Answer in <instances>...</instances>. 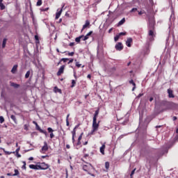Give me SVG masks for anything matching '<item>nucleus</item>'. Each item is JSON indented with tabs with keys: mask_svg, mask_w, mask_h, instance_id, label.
Returning <instances> with one entry per match:
<instances>
[{
	"mask_svg": "<svg viewBox=\"0 0 178 178\" xmlns=\"http://www.w3.org/2000/svg\"><path fill=\"white\" fill-rule=\"evenodd\" d=\"M170 147L168 146L167 145L164 146L163 148H161L160 150H159L156 153V157H157V161L159 159L161 156H163L165 154H168L169 149Z\"/></svg>",
	"mask_w": 178,
	"mask_h": 178,
	"instance_id": "obj_1",
	"label": "nucleus"
},
{
	"mask_svg": "<svg viewBox=\"0 0 178 178\" xmlns=\"http://www.w3.org/2000/svg\"><path fill=\"white\" fill-rule=\"evenodd\" d=\"M160 106L165 108V109H170V108H172V102L163 100L160 102Z\"/></svg>",
	"mask_w": 178,
	"mask_h": 178,
	"instance_id": "obj_2",
	"label": "nucleus"
},
{
	"mask_svg": "<svg viewBox=\"0 0 178 178\" xmlns=\"http://www.w3.org/2000/svg\"><path fill=\"white\" fill-rule=\"evenodd\" d=\"M148 29L149 30H155V19L154 17L149 18Z\"/></svg>",
	"mask_w": 178,
	"mask_h": 178,
	"instance_id": "obj_3",
	"label": "nucleus"
},
{
	"mask_svg": "<svg viewBox=\"0 0 178 178\" xmlns=\"http://www.w3.org/2000/svg\"><path fill=\"white\" fill-rule=\"evenodd\" d=\"M87 165H83V170H84V172H86L87 173H88V170H90V169H92L93 170H95V168H94V166H92V163H86Z\"/></svg>",
	"mask_w": 178,
	"mask_h": 178,
	"instance_id": "obj_4",
	"label": "nucleus"
},
{
	"mask_svg": "<svg viewBox=\"0 0 178 178\" xmlns=\"http://www.w3.org/2000/svg\"><path fill=\"white\" fill-rule=\"evenodd\" d=\"M38 164L40 166V168H39L40 170H47V169H49V165L47 164L45 162H38Z\"/></svg>",
	"mask_w": 178,
	"mask_h": 178,
	"instance_id": "obj_5",
	"label": "nucleus"
},
{
	"mask_svg": "<svg viewBox=\"0 0 178 178\" xmlns=\"http://www.w3.org/2000/svg\"><path fill=\"white\" fill-rule=\"evenodd\" d=\"M177 141H178V134H177L175 136L174 139L171 142H170L167 145V146L169 147L170 148H172L173 147V145H175V143H177Z\"/></svg>",
	"mask_w": 178,
	"mask_h": 178,
	"instance_id": "obj_6",
	"label": "nucleus"
},
{
	"mask_svg": "<svg viewBox=\"0 0 178 178\" xmlns=\"http://www.w3.org/2000/svg\"><path fill=\"white\" fill-rule=\"evenodd\" d=\"M99 123H100V121H98V122H97V120H92V129H93L94 130L97 131L99 127Z\"/></svg>",
	"mask_w": 178,
	"mask_h": 178,
	"instance_id": "obj_7",
	"label": "nucleus"
},
{
	"mask_svg": "<svg viewBox=\"0 0 178 178\" xmlns=\"http://www.w3.org/2000/svg\"><path fill=\"white\" fill-rule=\"evenodd\" d=\"M29 168L30 169H33V170H40V169H41V166L40 165V164H38V163L37 164H31L29 165Z\"/></svg>",
	"mask_w": 178,
	"mask_h": 178,
	"instance_id": "obj_8",
	"label": "nucleus"
},
{
	"mask_svg": "<svg viewBox=\"0 0 178 178\" xmlns=\"http://www.w3.org/2000/svg\"><path fill=\"white\" fill-rule=\"evenodd\" d=\"M115 48L116 49V51H122L124 47H123V44L120 42H118L115 46Z\"/></svg>",
	"mask_w": 178,
	"mask_h": 178,
	"instance_id": "obj_9",
	"label": "nucleus"
},
{
	"mask_svg": "<svg viewBox=\"0 0 178 178\" xmlns=\"http://www.w3.org/2000/svg\"><path fill=\"white\" fill-rule=\"evenodd\" d=\"M65 67L66 65H63L58 69V71L56 73L57 76H60L61 74H63Z\"/></svg>",
	"mask_w": 178,
	"mask_h": 178,
	"instance_id": "obj_10",
	"label": "nucleus"
},
{
	"mask_svg": "<svg viewBox=\"0 0 178 178\" xmlns=\"http://www.w3.org/2000/svg\"><path fill=\"white\" fill-rule=\"evenodd\" d=\"M35 129H36V130H38V131H40V133H42V134H44L45 136L48 135V134L47 133V131L43 130L42 129H41L40 125L36 124L35 125Z\"/></svg>",
	"mask_w": 178,
	"mask_h": 178,
	"instance_id": "obj_11",
	"label": "nucleus"
},
{
	"mask_svg": "<svg viewBox=\"0 0 178 178\" xmlns=\"http://www.w3.org/2000/svg\"><path fill=\"white\" fill-rule=\"evenodd\" d=\"M90 27H91L90 20L87 19L81 31L83 32V30H85V29H90Z\"/></svg>",
	"mask_w": 178,
	"mask_h": 178,
	"instance_id": "obj_12",
	"label": "nucleus"
},
{
	"mask_svg": "<svg viewBox=\"0 0 178 178\" xmlns=\"http://www.w3.org/2000/svg\"><path fill=\"white\" fill-rule=\"evenodd\" d=\"M64 6H63V7L61 8V9H60L58 12H57V13H56V17H55L56 20H58V19L59 17H60V15H62V12H63V8H64Z\"/></svg>",
	"mask_w": 178,
	"mask_h": 178,
	"instance_id": "obj_13",
	"label": "nucleus"
},
{
	"mask_svg": "<svg viewBox=\"0 0 178 178\" xmlns=\"http://www.w3.org/2000/svg\"><path fill=\"white\" fill-rule=\"evenodd\" d=\"M49 147H48V143H47V141L44 142V145L42 146L40 152H42V151L47 152L48 151Z\"/></svg>",
	"mask_w": 178,
	"mask_h": 178,
	"instance_id": "obj_14",
	"label": "nucleus"
},
{
	"mask_svg": "<svg viewBox=\"0 0 178 178\" xmlns=\"http://www.w3.org/2000/svg\"><path fill=\"white\" fill-rule=\"evenodd\" d=\"M94 32L92 31H90L89 33H88L83 38H82V41H87L88 38H90V35L93 33Z\"/></svg>",
	"mask_w": 178,
	"mask_h": 178,
	"instance_id": "obj_15",
	"label": "nucleus"
},
{
	"mask_svg": "<svg viewBox=\"0 0 178 178\" xmlns=\"http://www.w3.org/2000/svg\"><path fill=\"white\" fill-rule=\"evenodd\" d=\"M133 42V38H128L127 41H126V45L127 47H128L129 48H130V47H131V43Z\"/></svg>",
	"mask_w": 178,
	"mask_h": 178,
	"instance_id": "obj_16",
	"label": "nucleus"
},
{
	"mask_svg": "<svg viewBox=\"0 0 178 178\" xmlns=\"http://www.w3.org/2000/svg\"><path fill=\"white\" fill-rule=\"evenodd\" d=\"M167 92H168L169 98H175V95L173 94V90L172 89L170 88L168 89Z\"/></svg>",
	"mask_w": 178,
	"mask_h": 178,
	"instance_id": "obj_17",
	"label": "nucleus"
},
{
	"mask_svg": "<svg viewBox=\"0 0 178 178\" xmlns=\"http://www.w3.org/2000/svg\"><path fill=\"white\" fill-rule=\"evenodd\" d=\"M126 23V18H122L118 24L117 27H120V26H123Z\"/></svg>",
	"mask_w": 178,
	"mask_h": 178,
	"instance_id": "obj_18",
	"label": "nucleus"
},
{
	"mask_svg": "<svg viewBox=\"0 0 178 178\" xmlns=\"http://www.w3.org/2000/svg\"><path fill=\"white\" fill-rule=\"evenodd\" d=\"M18 67H19V65H13V67L11 70V73H13V74H15V73H16V72H17Z\"/></svg>",
	"mask_w": 178,
	"mask_h": 178,
	"instance_id": "obj_19",
	"label": "nucleus"
},
{
	"mask_svg": "<svg viewBox=\"0 0 178 178\" xmlns=\"http://www.w3.org/2000/svg\"><path fill=\"white\" fill-rule=\"evenodd\" d=\"M10 86L11 87H14V88H19V87H20V85L19 84H17L15 82H12L10 81Z\"/></svg>",
	"mask_w": 178,
	"mask_h": 178,
	"instance_id": "obj_20",
	"label": "nucleus"
},
{
	"mask_svg": "<svg viewBox=\"0 0 178 178\" xmlns=\"http://www.w3.org/2000/svg\"><path fill=\"white\" fill-rule=\"evenodd\" d=\"M98 115H99V108L95 111L94 115H93V120H96L98 118Z\"/></svg>",
	"mask_w": 178,
	"mask_h": 178,
	"instance_id": "obj_21",
	"label": "nucleus"
},
{
	"mask_svg": "<svg viewBox=\"0 0 178 178\" xmlns=\"http://www.w3.org/2000/svg\"><path fill=\"white\" fill-rule=\"evenodd\" d=\"M14 172H15V173L13 174V177L17 176L18 178H20V172H19V170L15 169Z\"/></svg>",
	"mask_w": 178,
	"mask_h": 178,
	"instance_id": "obj_22",
	"label": "nucleus"
},
{
	"mask_svg": "<svg viewBox=\"0 0 178 178\" xmlns=\"http://www.w3.org/2000/svg\"><path fill=\"white\" fill-rule=\"evenodd\" d=\"M105 144L102 145V147H100V152L102 155H105Z\"/></svg>",
	"mask_w": 178,
	"mask_h": 178,
	"instance_id": "obj_23",
	"label": "nucleus"
},
{
	"mask_svg": "<svg viewBox=\"0 0 178 178\" xmlns=\"http://www.w3.org/2000/svg\"><path fill=\"white\" fill-rule=\"evenodd\" d=\"M154 31H155V29H149V37H155V34L154 33Z\"/></svg>",
	"mask_w": 178,
	"mask_h": 178,
	"instance_id": "obj_24",
	"label": "nucleus"
},
{
	"mask_svg": "<svg viewBox=\"0 0 178 178\" xmlns=\"http://www.w3.org/2000/svg\"><path fill=\"white\" fill-rule=\"evenodd\" d=\"M158 115H159L158 113H154L150 116H149V119H150V120H152V119H155V118H156V116H158Z\"/></svg>",
	"mask_w": 178,
	"mask_h": 178,
	"instance_id": "obj_25",
	"label": "nucleus"
},
{
	"mask_svg": "<svg viewBox=\"0 0 178 178\" xmlns=\"http://www.w3.org/2000/svg\"><path fill=\"white\" fill-rule=\"evenodd\" d=\"M54 92H59V94H62V90L58 88V86H55L54 88Z\"/></svg>",
	"mask_w": 178,
	"mask_h": 178,
	"instance_id": "obj_26",
	"label": "nucleus"
},
{
	"mask_svg": "<svg viewBox=\"0 0 178 178\" xmlns=\"http://www.w3.org/2000/svg\"><path fill=\"white\" fill-rule=\"evenodd\" d=\"M10 119H12V120H13L14 123L15 124H17V119H16V115H10Z\"/></svg>",
	"mask_w": 178,
	"mask_h": 178,
	"instance_id": "obj_27",
	"label": "nucleus"
},
{
	"mask_svg": "<svg viewBox=\"0 0 178 178\" xmlns=\"http://www.w3.org/2000/svg\"><path fill=\"white\" fill-rule=\"evenodd\" d=\"M8 41V39L6 38H4L3 39V42H2V48H5L6 47V42Z\"/></svg>",
	"mask_w": 178,
	"mask_h": 178,
	"instance_id": "obj_28",
	"label": "nucleus"
},
{
	"mask_svg": "<svg viewBox=\"0 0 178 178\" xmlns=\"http://www.w3.org/2000/svg\"><path fill=\"white\" fill-rule=\"evenodd\" d=\"M6 8V6L3 4V3H0V10H5Z\"/></svg>",
	"mask_w": 178,
	"mask_h": 178,
	"instance_id": "obj_29",
	"label": "nucleus"
},
{
	"mask_svg": "<svg viewBox=\"0 0 178 178\" xmlns=\"http://www.w3.org/2000/svg\"><path fill=\"white\" fill-rule=\"evenodd\" d=\"M3 152H5V154L6 155H10V154H15V152H8V151L5 150V149H3Z\"/></svg>",
	"mask_w": 178,
	"mask_h": 178,
	"instance_id": "obj_30",
	"label": "nucleus"
},
{
	"mask_svg": "<svg viewBox=\"0 0 178 178\" xmlns=\"http://www.w3.org/2000/svg\"><path fill=\"white\" fill-rule=\"evenodd\" d=\"M76 86V80L72 79V85H71V88H73L74 87Z\"/></svg>",
	"mask_w": 178,
	"mask_h": 178,
	"instance_id": "obj_31",
	"label": "nucleus"
},
{
	"mask_svg": "<svg viewBox=\"0 0 178 178\" xmlns=\"http://www.w3.org/2000/svg\"><path fill=\"white\" fill-rule=\"evenodd\" d=\"M31 72L30 70L27 71L26 74H25V79H29V77H30V74H31Z\"/></svg>",
	"mask_w": 178,
	"mask_h": 178,
	"instance_id": "obj_32",
	"label": "nucleus"
},
{
	"mask_svg": "<svg viewBox=\"0 0 178 178\" xmlns=\"http://www.w3.org/2000/svg\"><path fill=\"white\" fill-rule=\"evenodd\" d=\"M41 5H42V0H38L36 6H41Z\"/></svg>",
	"mask_w": 178,
	"mask_h": 178,
	"instance_id": "obj_33",
	"label": "nucleus"
},
{
	"mask_svg": "<svg viewBox=\"0 0 178 178\" xmlns=\"http://www.w3.org/2000/svg\"><path fill=\"white\" fill-rule=\"evenodd\" d=\"M67 60H69L68 58H63L60 59V62H63L64 63H66V62H67Z\"/></svg>",
	"mask_w": 178,
	"mask_h": 178,
	"instance_id": "obj_34",
	"label": "nucleus"
},
{
	"mask_svg": "<svg viewBox=\"0 0 178 178\" xmlns=\"http://www.w3.org/2000/svg\"><path fill=\"white\" fill-rule=\"evenodd\" d=\"M95 131H97V130L92 129V131L88 134V136H92L94 134V133H95Z\"/></svg>",
	"mask_w": 178,
	"mask_h": 178,
	"instance_id": "obj_35",
	"label": "nucleus"
},
{
	"mask_svg": "<svg viewBox=\"0 0 178 178\" xmlns=\"http://www.w3.org/2000/svg\"><path fill=\"white\" fill-rule=\"evenodd\" d=\"M120 38V36H119L118 34L114 37V41L117 42V41H119V39Z\"/></svg>",
	"mask_w": 178,
	"mask_h": 178,
	"instance_id": "obj_36",
	"label": "nucleus"
},
{
	"mask_svg": "<svg viewBox=\"0 0 178 178\" xmlns=\"http://www.w3.org/2000/svg\"><path fill=\"white\" fill-rule=\"evenodd\" d=\"M47 10H49V7H47L46 8H40V12H47Z\"/></svg>",
	"mask_w": 178,
	"mask_h": 178,
	"instance_id": "obj_37",
	"label": "nucleus"
},
{
	"mask_svg": "<svg viewBox=\"0 0 178 178\" xmlns=\"http://www.w3.org/2000/svg\"><path fill=\"white\" fill-rule=\"evenodd\" d=\"M34 38L36 41V42H40V37H38V35H35Z\"/></svg>",
	"mask_w": 178,
	"mask_h": 178,
	"instance_id": "obj_38",
	"label": "nucleus"
},
{
	"mask_svg": "<svg viewBox=\"0 0 178 178\" xmlns=\"http://www.w3.org/2000/svg\"><path fill=\"white\" fill-rule=\"evenodd\" d=\"M136 169L134 168V169L131 172L130 177H133V176L134 175V173H136Z\"/></svg>",
	"mask_w": 178,
	"mask_h": 178,
	"instance_id": "obj_39",
	"label": "nucleus"
},
{
	"mask_svg": "<svg viewBox=\"0 0 178 178\" xmlns=\"http://www.w3.org/2000/svg\"><path fill=\"white\" fill-rule=\"evenodd\" d=\"M129 123V118H127L124 122H122L123 126H126Z\"/></svg>",
	"mask_w": 178,
	"mask_h": 178,
	"instance_id": "obj_40",
	"label": "nucleus"
},
{
	"mask_svg": "<svg viewBox=\"0 0 178 178\" xmlns=\"http://www.w3.org/2000/svg\"><path fill=\"white\" fill-rule=\"evenodd\" d=\"M47 131L48 133H54V129L51 127H48L47 128Z\"/></svg>",
	"mask_w": 178,
	"mask_h": 178,
	"instance_id": "obj_41",
	"label": "nucleus"
},
{
	"mask_svg": "<svg viewBox=\"0 0 178 178\" xmlns=\"http://www.w3.org/2000/svg\"><path fill=\"white\" fill-rule=\"evenodd\" d=\"M126 34H127V32H120V33H119L118 35L120 37H122V35H126Z\"/></svg>",
	"mask_w": 178,
	"mask_h": 178,
	"instance_id": "obj_42",
	"label": "nucleus"
},
{
	"mask_svg": "<svg viewBox=\"0 0 178 178\" xmlns=\"http://www.w3.org/2000/svg\"><path fill=\"white\" fill-rule=\"evenodd\" d=\"M81 41V39H80V38L76 37L75 38V42H77V44H79V42Z\"/></svg>",
	"mask_w": 178,
	"mask_h": 178,
	"instance_id": "obj_43",
	"label": "nucleus"
},
{
	"mask_svg": "<svg viewBox=\"0 0 178 178\" xmlns=\"http://www.w3.org/2000/svg\"><path fill=\"white\" fill-rule=\"evenodd\" d=\"M3 122H5V118H3V116H0V123H3Z\"/></svg>",
	"mask_w": 178,
	"mask_h": 178,
	"instance_id": "obj_44",
	"label": "nucleus"
},
{
	"mask_svg": "<svg viewBox=\"0 0 178 178\" xmlns=\"http://www.w3.org/2000/svg\"><path fill=\"white\" fill-rule=\"evenodd\" d=\"M83 134H84V133L82 132L81 135L79 136L78 141H81V139L83 138Z\"/></svg>",
	"mask_w": 178,
	"mask_h": 178,
	"instance_id": "obj_45",
	"label": "nucleus"
},
{
	"mask_svg": "<svg viewBox=\"0 0 178 178\" xmlns=\"http://www.w3.org/2000/svg\"><path fill=\"white\" fill-rule=\"evenodd\" d=\"M129 84H132L133 86H136V83L134 82V80L131 79L129 81Z\"/></svg>",
	"mask_w": 178,
	"mask_h": 178,
	"instance_id": "obj_46",
	"label": "nucleus"
},
{
	"mask_svg": "<svg viewBox=\"0 0 178 178\" xmlns=\"http://www.w3.org/2000/svg\"><path fill=\"white\" fill-rule=\"evenodd\" d=\"M75 66L76 67H81V64H80V63L79 62H76V63H75Z\"/></svg>",
	"mask_w": 178,
	"mask_h": 178,
	"instance_id": "obj_47",
	"label": "nucleus"
},
{
	"mask_svg": "<svg viewBox=\"0 0 178 178\" xmlns=\"http://www.w3.org/2000/svg\"><path fill=\"white\" fill-rule=\"evenodd\" d=\"M105 168L106 169H109V162L106 161L105 163Z\"/></svg>",
	"mask_w": 178,
	"mask_h": 178,
	"instance_id": "obj_48",
	"label": "nucleus"
},
{
	"mask_svg": "<svg viewBox=\"0 0 178 178\" xmlns=\"http://www.w3.org/2000/svg\"><path fill=\"white\" fill-rule=\"evenodd\" d=\"M68 60H69L68 65H70V63H73V61L74 60V58H70Z\"/></svg>",
	"mask_w": 178,
	"mask_h": 178,
	"instance_id": "obj_49",
	"label": "nucleus"
},
{
	"mask_svg": "<svg viewBox=\"0 0 178 178\" xmlns=\"http://www.w3.org/2000/svg\"><path fill=\"white\" fill-rule=\"evenodd\" d=\"M24 129L26 130V131L29 130V125L28 124H24Z\"/></svg>",
	"mask_w": 178,
	"mask_h": 178,
	"instance_id": "obj_50",
	"label": "nucleus"
},
{
	"mask_svg": "<svg viewBox=\"0 0 178 178\" xmlns=\"http://www.w3.org/2000/svg\"><path fill=\"white\" fill-rule=\"evenodd\" d=\"M72 136L74 137V136H76V129H74L72 130Z\"/></svg>",
	"mask_w": 178,
	"mask_h": 178,
	"instance_id": "obj_51",
	"label": "nucleus"
},
{
	"mask_svg": "<svg viewBox=\"0 0 178 178\" xmlns=\"http://www.w3.org/2000/svg\"><path fill=\"white\" fill-rule=\"evenodd\" d=\"M26 51H27V54L29 55V56L33 58V54H31V53H30V51H29V49H26Z\"/></svg>",
	"mask_w": 178,
	"mask_h": 178,
	"instance_id": "obj_52",
	"label": "nucleus"
},
{
	"mask_svg": "<svg viewBox=\"0 0 178 178\" xmlns=\"http://www.w3.org/2000/svg\"><path fill=\"white\" fill-rule=\"evenodd\" d=\"M73 55H74V51H72V52H69L68 51V56H73Z\"/></svg>",
	"mask_w": 178,
	"mask_h": 178,
	"instance_id": "obj_53",
	"label": "nucleus"
},
{
	"mask_svg": "<svg viewBox=\"0 0 178 178\" xmlns=\"http://www.w3.org/2000/svg\"><path fill=\"white\" fill-rule=\"evenodd\" d=\"M97 55H99V44H98V46L97 47Z\"/></svg>",
	"mask_w": 178,
	"mask_h": 178,
	"instance_id": "obj_54",
	"label": "nucleus"
},
{
	"mask_svg": "<svg viewBox=\"0 0 178 178\" xmlns=\"http://www.w3.org/2000/svg\"><path fill=\"white\" fill-rule=\"evenodd\" d=\"M131 13H133V12H137V8H133L131 11Z\"/></svg>",
	"mask_w": 178,
	"mask_h": 178,
	"instance_id": "obj_55",
	"label": "nucleus"
},
{
	"mask_svg": "<svg viewBox=\"0 0 178 178\" xmlns=\"http://www.w3.org/2000/svg\"><path fill=\"white\" fill-rule=\"evenodd\" d=\"M66 126H70V123L69 122V119H66Z\"/></svg>",
	"mask_w": 178,
	"mask_h": 178,
	"instance_id": "obj_56",
	"label": "nucleus"
},
{
	"mask_svg": "<svg viewBox=\"0 0 178 178\" xmlns=\"http://www.w3.org/2000/svg\"><path fill=\"white\" fill-rule=\"evenodd\" d=\"M173 16H175V10H172L170 17H173Z\"/></svg>",
	"mask_w": 178,
	"mask_h": 178,
	"instance_id": "obj_57",
	"label": "nucleus"
},
{
	"mask_svg": "<svg viewBox=\"0 0 178 178\" xmlns=\"http://www.w3.org/2000/svg\"><path fill=\"white\" fill-rule=\"evenodd\" d=\"M19 151H20V147L16 149L15 154L19 153Z\"/></svg>",
	"mask_w": 178,
	"mask_h": 178,
	"instance_id": "obj_58",
	"label": "nucleus"
},
{
	"mask_svg": "<svg viewBox=\"0 0 178 178\" xmlns=\"http://www.w3.org/2000/svg\"><path fill=\"white\" fill-rule=\"evenodd\" d=\"M16 156H17V158H22V154H20L19 153H16Z\"/></svg>",
	"mask_w": 178,
	"mask_h": 178,
	"instance_id": "obj_59",
	"label": "nucleus"
},
{
	"mask_svg": "<svg viewBox=\"0 0 178 178\" xmlns=\"http://www.w3.org/2000/svg\"><path fill=\"white\" fill-rule=\"evenodd\" d=\"M54 137H55V135H54V132H51L50 134V138H54Z\"/></svg>",
	"mask_w": 178,
	"mask_h": 178,
	"instance_id": "obj_60",
	"label": "nucleus"
},
{
	"mask_svg": "<svg viewBox=\"0 0 178 178\" xmlns=\"http://www.w3.org/2000/svg\"><path fill=\"white\" fill-rule=\"evenodd\" d=\"M69 46H70V47H74V42H70V43L69 44Z\"/></svg>",
	"mask_w": 178,
	"mask_h": 178,
	"instance_id": "obj_61",
	"label": "nucleus"
},
{
	"mask_svg": "<svg viewBox=\"0 0 178 178\" xmlns=\"http://www.w3.org/2000/svg\"><path fill=\"white\" fill-rule=\"evenodd\" d=\"M143 95H144V93H140V94L138 95L137 98H141V97H143Z\"/></svg>",
	"mask_w": 178,
	"mask_h": 178,
	"instance_id": "obj_62",
	"label": "nucleus"
},
{
	"mask_svg": "<svg viewBox=\"0 0 178 178\" xmlns=\"http://www.w3.org/2000/svg\"><path fill=\"white\" fill-rule=\"evenodd\" d=\"M149 102H152L154 101V97H150L149 98Z\"/></svg>",
	"mask_w": 178,
	"mask_h": 178,
	"instance_id": "obj_63",
	"label": "nucleus"
},
{
	"mask_svg": "<svg viewBox=\"0 0 178 178\" xmlns=\"http://www.w3.org/2000/svg\"><path fill=\"white\" fill-rule=\"evenodd\" d=\"M111 72H116V67H113L111 68Z\"/></svg>",
	"mask_w": 178,
	"mask_h": 178,
	"instance_id": "obj_64",
	"label": "nucleus"
}]
</instances>
